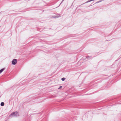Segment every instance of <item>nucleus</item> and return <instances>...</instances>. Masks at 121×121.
Instances as JSON below:
<instances>
[{
  "mask_svg": "<svg viewBox=\"0 0 121 121\" xmlns=\"http://www.w3.org/2000/svg\"><path fill=\"white\" fill-rule=\"evenodd\" d=\"M19 116L18 113L16 112L12 113L9 116H12L13 117H17Z\"/></svg>",
  "mask_w": 121,
  "mask_h": 121,
  "instance_id": "obj_1",
  "label": "nucleus"
},
{
  "mask_svg": "<svg viewBox=\"0 0 121 121\" xmlns=\"http://www.w3.org/2000/svg\"><path fill=\"white\" fill-rule=\"evenodd\" d=\"M17 63V60L16 59H14L13 60L12 62V63L13 65H15Z\"/></svg>",
  "mask_w": 121,
  "mask_h": 121,
  "instance_id": "obj_2",
  "label": "nucleus"
},
{
  "mask_svg": "<svg viewBox=\"0 0 121 121\" xmlns=\"http://www.w3.org/2000/svg\"><path fill=\"white\" fill-rule=\"evenodd\" d=\"M5 69L4 68H3L0 70V74Z\"/></svg>",
  "mask_w": 121,
  "mask_h": 121,
  "instance_id": "obj_3",
  "label": "nucleus"
},
{
  "mask_svg": "<svg viewBox=\"0 0 121 121\" xmlns=\"http://www.w3.org/2000/svg\"><path fill=\"white\" fill-rule=\"evenodd\" d=\"M4 105V103L3 102H2L1 103L0 105L1 106H3Z\"/></svg>",
  "mask_w": 121,
  "mask_h": 121,
  "instance_id": "obj_4",
  "label": "nucleus"
},
{
  "mask_svg": "<svg viewBox=\"0 0 121 121\" xmlns=\"http://www.w3.org/2000/svg\"><path fill=\"white\" fill-rule=\"evenodd\" d=\"M65 78H61V80L62 81H64L65 80Z\"/></svg>",
  "mask_w": 121,
  "mask_h": 121,
  "instance_id": "obj_5",
  "label": "nucleus"
},
{
  "mask_svg": "<svg viewBox=\"0 0 121 121\" xmlns=\"http://www.w3.org/2000/svg\"><path fill=\"white\" fill-rule=\"evenodd\" d=\"M91 1V0H88L86 2V3H88V2H89Z\"/></svg>",
  "mask_w": 121,
  "mask_h": 121,
  "instance_id": "obj_6",
  "label": "nucleus"
},
{
  "mask_svg": "<svg viewBox=\"0 0 121 121\" xmlns=\"http://www.w3.org/2000/svg\"><path fill=\"white\" fill-rule=\"evenodd\" d=\"M103 0H100V1H98V2H97L96 3H99V2H101L102 1H103Z\"/></svg>",
  "mask_w": 121,
  "mask_h": 121,
  "instance_id": "obj_7",
  "label": "nucleus"
},
{
  "mask_svg": "<svg viewBox=\"0 0 121 121\" xmlns=\"http://www.w3.org/2000/svg\"><path fill=\"white\" fill-rule=\"evenodd\" d=\"M59 17V16H56L55 17H55V18H56V17Z\"/></svg>",
  "mask_w": 121,
  "mask_h": 121,
  "instance_id": "obj_8",
  "label": "nucleus"
},
{
  "mask_svg": "<svg viewBox=\"0 0 121 121\" xmlns=\"http://www.w3.org/2000/svg\"><path fill=\"white\" fill-rule=\"evenodd\" d=\"M60 88H58V89H60V87H62V86H60Z\"/></svg>",
  "mask_w": 121,
  "mask_h": 121,
  "instance_id": "obj_9",
  "label": "nucleus"
},
{
  "mask_svg": "<svg viewBox=\"0 0 121 121\" xmlns=\"http://www.w3.org/2000/svg\"><path fill=\"white\" fill-rule=\"evenodd\" d=\"M89 57L88 56V57H87L86 58H88V57Z\"/></svg>",
  "mask_w": 121,
  "mask_h": 121,
  "instance_id": "obj_10",
  "label": "nucleus"
}]
</instances>
